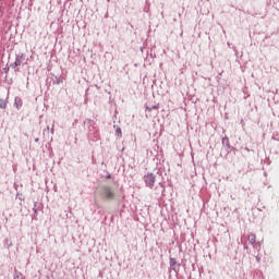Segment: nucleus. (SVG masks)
Masks as SVG:
<instances>
[{
  "instance_id": "obj_21",
  "label": "nucleus",
  "mask_w": 279,
  "mask_h": 279,
  "mask_svg": "<svg viewBox=\"0 0 279 279\" xmlns=\"http://www.w3.org/2000/svg\"><path fill=\"white\" fill-rule=\"evenodd\" d=\"M40 138L36 137L35 143H39Z\"/></svg>"
},
{
  "instance_id": "obj_16",
  "label": "nucleus",
  "mask_w": 279,
  "mask_h": 279,
  "mask_svg": "<svg viewBox=\"0 0 279 279\" xmlns=\"http://www.w3.org/2000/svg\"><path fill=\"white\" fill-rule=\"evenodd\" d=\"M255 248L260 250V242L255 243Z\"/></svg>"
},
{
  "instance_id": "obj_24",
  "label": "nucleus",
  "mask_w": 279,
  "mask_h": 279,
  "mask_svg": "<svg viewBox=\"0 0 279 279\" xmlns=\"http://www.w3.org/2000/svg\"><path fill=\"white\" fill-rule=\"evenodd\" d=\"M256 260H257V263L260 262V257L257 256V257H256Z\"/></svg>"
},
{
  "instance_id": "obj_13",
  "label": "nucleus",
  "mask_w": 279,
  "mask_h": 279,
  "mask_svg": "<svg viewBox=\"0 0 279 279\" xmlns=\"http://www.w3.org/2000/svg\"><path fill=\"white\" fill-rule=\"evenodd\" d=\"M146 110H148V112H151V110H158V106L153 105L151 107H146Z\"/></svg>"
},
{
  "instance_id": "obj_15",
  "label": "nucleus",
  "mask_w": 279,
  "mask_h": 279,
  "mask_svg": "<svg viewBox=\"0 0 279 279\" xmlns=\"http://www.w3.org/2000/svg\"><path fill=\"white\" fill-rule=\"evenodd\" d=\"M116 134H117V136H121V128H117V130H116Z\"/></svg>"
},
{
  "instance_id": "obj_12",
  "label": "nucleus",
  "mask_w": 279,
  "mask_h": 279,
  "mask_svg": "<svg viewBox=\"0 0 279 279\" xmlns=\"http://www.w3.org/2000/svg\"><path fill=\"white\" fill-rule=\"evenodd\" d=\"M178 265V260L175 258L170 257V267H175Z\"/></svg>"
},
{
  "instance_id": "obj_7",
  "label": "nucleus",
  "mask_w": 279,
  "mask_h": 279,
  "mask_svg": "<svg viewBox=\"0 0 279 279\" xmlns=\"http://www.w3.org/2000/svg\"><path fill=\"white\" fill-rule=\"evenodd\" d=\"M14 106L17 110H21V108L23 107V100L21 99V97H15Z\"/></svg>"
},
{
  "instance_id": "obj_26",
  "label": "nucleus",
  "mask_w": 279,
  "mask_h": 279,
  "mask_svg": "<svg viewBox=\"0 0 279 279\" xmlns=\"http://www.w3.org/2000/svg\"><path fill=\"white\" fill-rule=\"evenodd\" d=\"M19 199H23L22 196H20Z\"/></svg>"
},
{
  "instance_id": "obj_6",
  "label": "nucleus",
  "mask_w": 279,
  "mask_h": 279,
  "mask_svg": "<svg viewBox=\"0 0 279 279\" xmlns=\"http://www.w3.org/2000/svg\"><path fill=\"white\" fill-rule=\"evenodd\" d=\"M62 78H61V76H56L54 74H51V77H49V78H47V84L49 85V86H51V83L53 84V85H60V84H62Z\"/></svg>"
},
{
  "instance_id": "obj_4",
  "label": "nucleus",
  "mask_w": 279,
  "mask_h": 279,
  "mask_svg": "<svg viewBox=\"0 0 279 279\" xmlns=\"http://www.w3.org/2000/svg\"><path fill=\"white\" fill-rule=\"evenodd\" d=\"M102 197L105 199H114V191L110 186L102 187Z\"/></svg>"
},
{
  "instance_id": "obj_1",
  "label": "nucleus",
  "mask_w": 279,
  "mask_h": 279,
  "mask_svg": "<svg viewBox=\"0 0 279 279\" xmlns=\"http://www.w3.org/2000/svg\"><path fill=\"white\" fill-rule=\"evenodd\" d=\"M84 123L87 126L88 138H97V136H99V133L97 131V126H95V121L86 119Z\"/></svg>"
},
{
  "instance_id": "obj_10",
  "label": "nucleus",
  "mask_w": 279,
  "mask_h": 279,
  "mask_svg": "<svg viewBox=\"0 0 279 279\" xmlns=\"http://www.w3.org/2000/svg\"><path fill=\"white\" fill-rule=\"evenodd\" d=\"M7 106H8V102L5 100H3V99H0V108L2 110H5Z\"/></svg>"
},
{
  "instance_id": "obj_27",
  "label": "nucleus",
  "mask_w": 279,
  "mask_h": 279,
  "mask_svg": "<svg viewBox=\"0 0 279 279\" xmlns=\"http://www.w3.org/2000/svg\"><path fill=\"white\" fill-rule=\"evenodd\" d=\"M172 269H173V271H175V267H173Z\"/></svg>"
},
{
  "instance_id": "obj_19",
  "label": "nucleus",
  "mask_w": 279,
  "mask_h": 279,
  "mask_svg": "<svg viewBox=\"0 0 279 279\" xmlns=\"http://www.w3.org/2000/svg\"><path fill=\"white\" fill-rule=\"evenodd\" d=\"M33 210H34V214H35V215H38V210H40V209H38V208H33Z\"/></svg>"
},
{
  "instance_id": "obj_20",
  "label": "nucleus",
  "mask_w": 279,
  "mask_h": 279,
  "mask_svg": "<svg viewBox=\"0 0 279 279\" xmlns=\"http://www.w3.org/2000/svg\"><path fill=\"white\" fill-rule=\"evenodd\" d=\"M110 178H112V174H107L106 175V180H110Z\"/></svg>"
},
{
  "instance_id": "obj_23",
  "label": "nucleus",
  "mask_w": 279,
  "mask_h": 279,
  "mask_svg": "<svg viewBox=\"0 0 279 279\" xmlns=\"http://www.w3.org/2000/svg\"><path fill=\"white\" fill-rule=\"evenodd\" d=\"M244 250H248L247 244H244Z\"/></svg>"
},
{
  "instance_id": "obj_18",
  "label": "nucleus",
  "mask_w": 279,
  "mask_h": 279,
  "mask_svg": "<svg viewBox=\"0 0 279 279\" xmlns=\"http://www.w3.org/2000/svg\"><path fill=\"white\" fill-rule=\"evenodd\" d=\"M10 72V66H5L4 68V73H9Z\"/></svg>"
},
{
  "instance_id": "obj_14",
  "label": "nucleus",
  "mask_w": 279,
  "mask_h": 279,
  "mask_svg": "<svg viewBox=\"0 0 279 279\" xmlns=\"http://www.w3.org/2000/svg\"><path fill=\"white\" fill-rule=\"evenodd\" d=\"M41 204L38 202L34 203V207L33 208H38V210H40Z\"/></svg>"
},
{
  "instance_id": "obj_9",
  "label": "nucleus",
  "mask_w": 279,
  "mask_h": 279,
  "mask_svg": "<svg viewBox=\"0 0 279 279\" xmlns=\"http://www.w3.org/2000/svg\"><path fill=\"white\" fill-rule=\"evenodd\" d=\"M13 279H23V274L19 270H15Z\"/></svg>"
},
{
  "instance_id": "obj_17",
  "label": "nucleus",
  "mask_w": 279,
  "mask_h": 279,
  "mask_svg": "<svg viewBox=\"0 0 279 279\" xmlns=\"http://www.w3.org/2000/svg\"><path fill=\"white\" fill-rule=\"evenodd\" d=\"M159 186L162 189L161 193H165V185L162 183H159Z\"/></svg>"
},
{
  "instance_id": "obj_25",
  "label": "nucleus",
  "mask_w": 279,
  "mask_h": 279,
  "mask_svg": "<svg viewBox=\"0 0 279 279\" xmlns=\"http://www.w3.org/2000/svg\"><path fill=\"white\" fill-rule=\"evenodd\" d=\"M48 132H49V126H47V129H46Z\"/></svg>"
},
{
  "instance_id": "obj_28",
  "label": "nucleus",
  "mask_w": 279,
  "mask_h": 279,
  "mask_svg": "<svg viewBox=\"0 0 279 279\" xmlns=\"http://www.w3.org/2000/svg\"><path fill=\"white\" fill-rule=\"evenodd\" d=\"M141 51H143V48H141Z\"/></svg>"
},
{
  "instance_id": "obj_11",
  "label": "nucleus",
  "mask_w": 279,
  "mask_h": 279,
  "mask_svg": "<svg viewBox=\"0 0 279 279\" xmlns=\"http://www.w3.org/2000/svg\"><path fill=\"white\" fill-rule=\"evenodd\" d=\"M3 243H4L5 247H12V241H10V239H8V238L4 239Z\"/></svg>"
},
{
  "instance_id": "obj_2",
  "label": "nucleus",
  "mask_w": 279,
  "mask_h": 279,
  "mask_svg": "<svg viewBox=\"0 0 279 279\" xmlns=\"http://www.w3.org/2000/svg\"><path fill=\"white\" fill-rule=\"evenodd\" d=\"M145 186H147L148 189H154V184H156V174H154V172H147L144 177H143Z\"/></svg>"
},
{
  "instance_id": "obj_3",
  "label": "nucleus",
  "mask_w": 279,
  "mask_h": 279,
  "mask_svg": "<svg viewBox=\"0 0 279 279\" xmlns=\"http://www.w3.org/2000/svg\"><path fill=\"white\" fill-rule=\"evenodd\" d=\"M222 145L226 151V158H228V154H232V151L235 154L236 148L230 145V140L228 137L222 138Z\"/></svg>"
},
{
  "instance_id": "obj_8",
  "label": "nucleus",
  "mask_w": 279,
  "mask_h": 279,
  "mask_svg": "<svg viewBox=\"0 0 279 279\" xmlns=\"http://www.w3.org/2000/svg\"><path fill=\"white\" fill-rule=\"evenodd\" d=\"M248 242L251 245H254L256 243V234L248 235Z\"/></svg>"
},
{
  "instance_id": "obj_22",
  "label": "nucleus",
  "mask_w": 279,
  "mask_h": 279,
  "mask_svg": "<svg viewBox=\"0 0 279 279\" xmlns=\"http://www.w3.org/2000/svg\"><path fill=\"white\" fill-rule=\"evenodd\" d=\"M50 133L53 134V125H52V128H51V130H50Z\"/></svg>"
},
{
  "instance_id": "obj_5",
  "label": "nucleus",
  "mask_w": 279,
  "mask_h": 279,
  "mask_svg": "<svg viewBox=\"0 0 279 279\" xmlns=\"http://www.w3.org/2000/svg\"><path fill=\"white\" fill-rule=\"evenodd\" d=\"M24 60H25V54L24 53L20 52L17 54H15L14 63L10 64L11 69H16L17 66H21V64H23Z\"/></svg>"
}]
</instances>
